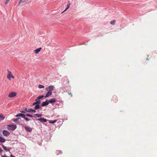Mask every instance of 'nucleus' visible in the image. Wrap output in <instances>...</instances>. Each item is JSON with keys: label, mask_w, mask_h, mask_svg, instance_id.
Listing matches in <instances>:
<instances>
[{"label": "nucleus", "mask_w": 157, "mask_h": 157, "mask_svg": "<svg viewBox=\"0 0 157 157\" xmlns=\"http://www.w3.org/2000/svg\"><path fill=\"white\" fill-rule=\"evenodd\" d=\"M25 116L26 114L25 115V114L22 113H19L15 115V117H21L22 118H23L25 120L27 121H29L31 120L30 119H28V118L25 117Z\"/></svg>", "instance_id": "nucleus-1"}, {"label": "nucleus", "mask_w": 157, "mask_h": 157, "mask_svg": "<svg viewBox=\"0 0 157 157\" xmlns=\"http://www.w3.org/2000/svg\"><path fill=\"white\" fill-rule=\"evenodd\" d=\"M17 128V126L15 124H9L7 125V129L12 131L15 130Z\"/></svg>", "instance_id": "nucleus-2"}, {"label": "nucleus", "mask_w": 157, "mask_h": 157, "mask_svg": "<svg viewBox=\"0 0 157 157\" xmlns=\"http://www.w3.org/2000/svg\"><path fill=\"white\" fill-rule=\"evenodd\" d=\"M21 126L24 127L26 132H30L32 131V128H31L29 126H27L25 124H21Z\"/></svg>", "instance_id": "nucleus-3"}, {"label": "nucleus", "mask_w": 157, "mask_h": 157, "mask_svg": "<svg viewBox=\"0 0 157 157\" xmlns=\"http://www.w3.org/2000/svg\"><path fill=\"white\" fill-rule=\"evenodd\" d=\"M54 87L53 86L51 85L46 88L45 90L46 91H50V92H52V91L54 90Z\"/></svg>", "instance_id": "nucleus-4"}, {"label": "nucleus", "mask_w": 157, "mask_h": 157, "mask_svg": "<svg viewBox=\"0 0 157 157\" xmlns=\"http://www.w3.org/2000/svg\"><path fill=\"white\" fill-rule=\"evenodd\" d=\"M12 120L15 123L19 124L21 122V118L18 117L17 118L13 119Z\"/></svg>", "instance_id": "nucleus-5"}, {"label": "nucleus", "mask_w": 157, "mask_h": 157, "mask_svg": "<svg viewBox=\"0 0 157 157\" xmlns=\"http://www.w3.org/2000/svg\"><path fill=\"white\" fill-rule=\"evenodd\" d=\"M24 110H25L26 111L29 112V113H35L36 112V111L34 109H27V108H25L24 109Z\"/></svg>", "instance_id": "nucleus-6"}, {"label": "nucleus", "mask_w": 157, "mask_h": 157, "mask_svg": "<svg viewBox=\"0 0 157 157\" xmlns=\"http://www.w3.org/2000/svg\"><path fill=\"white\" fill-rule=\"evenodd\" d=\"M37 121H40L41 123L46 122L48 120L44 118H40L36 119Z\"/></svg>", "instance_id": "nucleus-7"}, {"label": "nucleus", "mask_w": 157, "mask_h": 157, "mask_svg": "<svg viewBox=\"0 0 157 157\" xmlns=\"http://www.w3.org/2000/svg\"><path fill=\"white\" fill-rule=\"evenodd\" d=\"M17 94L15 92H12L10 93L8 95V97L12 98L16 96Z\"/></svg>", "instance_id": "nucleus-8"}, {"label": "nucleus", "mask_w": 157, "mask_h": 157, "mask_svg": "<svg viewBox=\"0 0 157 157\" xmlns=\"http://www.w3.org/2000/svg\"><path fill=\"white\" fill-rule=\"evenodd\" d=\"M49 103H53L56 101H58V99L57 98H53L50 99V100H48Z\"/></svg>", "instance_id": "nucleus-9"}, {"label": "nucleus", "mask_w": 157, "mask_h": 157, "mask_svg": "<svg viewBox=\"0 0 157 157\" xmlns=\"http://www.w3.org/2000/svg\"><path fill=\"white\" fill-rule=\"evenodd\" d=\"M8 74L7 76V78L10 80V78H14V77L13 76L11 72L9 71L8 70Z\"/></svg>", "instance_id": "nucleus-10"}, {"label": "nucleus", "mask_w": 157, "mask_h": 157, "mask_svg": "<svg viewBox=\"0 0 157 157\" xmlns=\"http://www.w3.org/2000/svg\"><path fill=\"white\" fill-rule=\"evenodd\" d=\"M2 133L4 136H8L10 135V132L7 131L5 130L3 131Z\"/></svg>", "instance_id": "nucleus-11"}, {"label": "nucleus", "mask_w": 157, "mask_h": 157, "mask_svg": "<svg viewBox=\"0 0 157 157\" xmlns=\"http://www.w3.org/2000/svg\"><path fill=\"white\" fill-rule=\"evenodd\" d=\"M49 104V103L48 100H47L46 101L42 102V103L41 105V106H45L48 105Z\"/></svg>", "instance_id": "nucleus-12"}, {"label": "nucleus", "mask_w": 157, "mask_h": 157, "mask_svg": "<svg viewBox=\"0 0 157 157\" xmlns=\"http://www.w3.org/2000/svg\"><path fill=\"white\" fill-rule=\"evenodd\" d=\"M2 148L6 151H9L10 152L11 148L10 147H8V148H7L6 147L4 146L3 144H2Z\"/></svg>", "instance_id": "nucleus-13"}, {"label": "nucleus", "mask_w": 157, "mask_h": 157, "mask_svg": "<svg viewBox=\"0 0 157 157\" xmlns=\"http://www.w3.org/2000/svg\"><path fill=\"white\" fill-rule=\"evenodd\" d=\"M60 99H59V100H58V101H56V104L62 106L63 105V101L62 100H60Z\"/></svg>", "instance_id": "nucleus-14"}, {"label": "nucleus", "mask_w": 157, "mask_h": 157, "mask_svg": "<svg viewBox=\"0 0 157 157\" xmlns=\"http://www.w3.org/2000/svg\"><path fill=\"white\" fill-rule=\"evenodd\" d=\"M112 101L113 102H116L118 101L117 97L116 95H114L112 97Z\"/></svg>", "instance_id": "nucleus-15"}, {"label": "nucleus", "mask_w": 157, "mask_h": 157, "mask_svg": "<svg viewBox=\"0 0 157 157\" xmlns=\"http://www.w3.org/2000/svg\"><path fill=\"white\" fill-rule=\"evenodd\" d=\"M48 92L44 96L45 98H48L49 96H51L52 94V92H50V91H47Z\"/></svg>", "instance_id": "nucleus-16"}, {"label": "nucleus", "mask_w": 157, "mask_h": 157, "mask_svg": "<svg viewBox=\"0 0 157 157\" xmlns=\"http://www.w3.org/2000/svg\"><path fill=\"white\" fill-rule=\"evenodd\" d=\"M62 153V151L60 150H57L56 151V154L57 155H58L59 154H61Z\"/></svg>", "instance_id": "nucleus-17"}, {"label": "nucleus", "mask_w": 157, "mask_h": 157, "mask_svg": "<svg viewBox=\"0 0 157 157\" xmlns=\"http://www.w3.org/2000/svg\"><path fill=\"white\" fill-rule=\"evenodd\" d=\"M41 48H38L37 49L35 50H34V52L36 54H37L41 50Z\"/></svg>", "instance_id": "nucleus-18"}, {"label": "nucleus", "mask_w": 157, "mask_h": 157, "mask_svg": "<svg viewBox=\"0 0 157 157\" xmlns=\"http://www.w3.org/2000/svg\"><path fill=\"white\" fill-rule=\"evenodd\" d=\"M6 139L0 136V142L1 143H4Z\"/></svg>", "instance_id": "nucleus-19"}, {"label": "nucleus", "mask_w": 157, "mask_h": 157, "mask_svg": "<svg viewBox=\"0 0 157 157\" xmlns=\"http://www.w3.org/2000/svg\"><path fill=\"white\" fill-rule=\"evenodd\" d=\"M41 106V105L40 106V105H35V106L34 107V110H37V109H40V108Z\"/></svg>", "instance_id": "nucleus-20"}, {"label": "nucleus", "mask_w": 157, "mask_h": 157, "mask_svg": "<svg viewBox=\"0 0 157 157\" xmlns=\"http://www.w3.org/2000/svg\"><path fill=\"white\" fill-rule=\"evenodd\" d=\"M28 1V0H20L19 2L18 5H19L22 3H25Z\"/></svg>", "instance_id": "nucleus-21"}, {"label": "nucleus", "mask_w": 157, "mask_h": 157, "mask_svg": "<svg viewBox=\"0 0 157 157\" xmlns=\"http://www.w3.org/2000/svg\"><path fill=\"white\" fill-rule=\"evenodd\" d=\"M44 96L43 95H41L38 97L36 98L37 100H40L43 98Z\"/></svg>", "instance_id": "nucleus-22"}, {"label": "nucleus", "mask_w": 157, "mask_h": 157, "mask_svg": "<svg viewBox=\"0 0 157 157\" xmlns=\"http://www.w3.org/2000/svg\"><path fill=\"white\" fill-rule=\"evenodd\" d=\"M70 3L69 2L68 3V4H67V7L64 10V11H63V12L66 11V10H67L70 7Z\"/></svg>", "instance_id": "nucleus-23"}, {"label": "nucleus", "mask_w": 157, "mask_h": 157, "mask_svg": "<svg viewBox=\"0 0 157 157\" xmlns=\"http://www.w3.org/2000/svg\"><path fill=\"white\" fill-rule=\"evenodd\" d=\"M48 121H49V122L50 123V124H54V123H56V121H57V120H54L53 121H51V120H48Z\"/></svg>", "instance_id": "nucleus-24"}, {"label": "nucleus", "mask_w": 157, "mask_h": 157, "mask_svg": "<svg viewBox=\"0 0 157 157\" xmlns=\"http://www.w3.org/2000/svg\"><path fill=\"white\" fill-rule=\"evenodd\" d=\"M35 101H36V105H40V101L39 100H37V98L35 100Z\"/></svg>", "instance_id": "nucleus-25"}, {"label": "nucleus", "mask_w": 157, "mask_h": 157, "mask_svg": "<svg viewBox=\"0 0 157 157\" xmlns=\"http://www.w3.org/2000/svg\"><path fill=\"white\" fill-rule=\"evenodd\" d=\"M26 116L32 118H33V117H35V116H33L32 115L29 113L26 114Z\"/></svg>", "instance_id": "nucleus-26"}, {"label": "nucleus", "mask_w": 157, "mask_h": 157, "mask_svg": "<svg viewBox=\"0 0 157 157\" xmlns=\"http://www.w3.org/2000/svg\"><path fill=\"white\" fill-rule=\"evenodd\" d=\"M115 22L116 21L113 20L110 21V24L112 25H114L115 24Z\"/></svg>", "instance_id": "nucleus-27"}, {"label": "nucleus", "mask_w": 157, "mask_h": 157, "mask_svg": "<svg viewBox=\"0 0 157 157\" xmlns=\"http://www.w3.org/2000/svg\"><path fill=\"white\" fill-rule=\"evenodd\" d=\"M34 115L35 116H36V117H41V116L42 115L41 114H38V113L35 114H34Z\"/></svg>", "instance_id": "nucleus-28"}, {"label": "nucleus", "mask_w": 157, "mask_h": 157, "mask_svg": "<svg viewBox=\"0 0 157 157\" xmlns=\"http://www.w3.org/2000/svg\"><path fill=\"white\" fill-rule=\"evenodd\" d=\"M5 118V117L3 116L2 114H1L0 115V119L1 120H2L4 119Z\"/></svg>", "instance_id": "nucleus-29"}, {"label": "nucleus", "mask_w": 157, "mask_h": 157, "mask_svg": "<svg viewBox=\"0 0 157 157\" xmlns=\"http://www.w3.org/2000/svg\"><path fill=\"white\" fill-rule=\"evenodd\" d=\"M38 87L40 89L44 88V86L41 85L39 84L38 85Z\"/></svg>", "instance_id": "nucleus-30"}, {"label": "nucleus", "mask_w": 157, "mask_h": 157, "mask_svg": "<svg viewBox=\"0 0 157 157\" xmlns=\"http://www.w3.org/2000/svg\"><path fill=\"white\" fill-rule=\"evenodd\" d=\"M10 0H6L5 3V4L6 5L8 3L10 2Z\"/></svg>", "instance_id": "nucleus-31"}, {"label": "nucleus", "mask_w": 157, "mask_h": 157, "mask_svg": "<svg viewBox=\"0 0 157 157\" xmlns=\"http://www.w3.org/2000/svg\"><path fill=\"white\" fill-rule=\"evenodd\" d=\"M25 110H21V111H20V112L21 113H25Z\"/></svg>", "instance_id": "nucleus-32"}, {"label": "nucleus", "mask_w": 157, "mask_h": 157, "mask_svg": "<svg viewBox=\"0 0 157 157\" xmlns=\"http://www.w3.org/2000/svg\"><path fill=\"white\" fill-rule=\"evenodd\" d=\"M1 157H8L6 156V154H4V155H1Z\"/></svg>", "instance_id": "nucleus-33"}, {"label": "nucleus", "mask_w": 157, "mask_h": 157, "mask_svg": "<svg viewBox=\"0 0 157 157\" xmlns=\"http://www.w3.org/2000/svg\"><path fill=\"white\" fill-rule=\"evenodd\" d=\"M3 151V150L1 149V148L0 147V153H2Z\"/></svg>", "instance_id": "nucleus-34"}, {"label": "nucleus", "mask_w": 157, "mask_h": 157, "mask_svg": "<svg viewBox=\"0 0 157 157\" xmlns=\"http://www.w3.org/2000/svg\"><path fill=\"white\" fill-rule=\"evenodd\" d=\"M36 105V102L33 103L32 105Z\"/></svg>", "instance_id": "nucleus-35"}, {"label": "nucleus", "mask_w": 157, "mask_h": 157, "mask_svg": "<svg viewBox=\"0 0 157 157\" xmlns=\"http://www.w3.org/2000/svg\"><path fill=\"white\" fill-rule=\"evenodd\" d=\"M68 94L69 95H71V97H72V94H71V93H68Z\"/></svg>", "instance_id": "nucleus-36"}, {"label": "nucleus", "mask_w": 157, "mask_h": 157, "mask_svg": "<svg viewBox=\"0 0 157 157\" xmlns=\"http://www.w3.org/2000/svg\"><path fill=\"white\" fill-rule=\"evenodd\" d=\"M62 89L63 90H65L66 89V88L65 87H63L62 88Z\"/></svg>", "instance_id": "nucleus-37"}, {"label": "nucleus", "mask_w": 157, "mask_h": 157, "mask_svg": "<svg viewBox=\"0 0 157 157\" xmlns=\"http://www.w3.org/2000/svg\"><path fill=\"white\" fill-rule=\"evenodd\" d=\"M49 136L51 137L52 136V135L51 134L49 133Z\"/></svg>", "instance_id": "nucleus-38"}, {"label": "nucleus", "mask_w": 157, "mask_h": 157, "mask_svg": "<svg viewBox=\"0 0 157 157\" xmlns=\"http://www.w3.org/2000/svg\"><path fill=\"white\" fill-rule=\"evenodd\" d=\"M147 60H149V59H148V58H147Z\"/></svg>", "instance_id": "nucleus-39"}]
</instances>
